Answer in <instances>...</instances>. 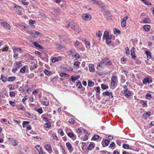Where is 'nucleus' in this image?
Instances as JSON below:
<instances>
[{"mask_svg": "<svg viewBox=\"0 0 154 154\" xmlns=\"http://www.w3.org/2000/svg\"><path fill=\"white\" fill-rule=\"evenodd\" d=\"M105 59L102 60L98 64L97 69L99 70H101L105 67L106 65V61Z\"/></svg>", "mask_w": 154, "mask_h": 154, "instance_id": "1", "label": "nucleus"}, {"mask_svg": "<svg viewBox=\"0 0 154 154\" xmlns=\"http://www.w3.org/2000/svg\"><path fill=\"white\" fill-rule=\"evenodd\" d=\"M0 24L7 29L10 30L11 29V27L9 24L2 20H0Z\"/></svg>", "mask_w": 154, "mask_h": 154, "instance_id": "2", "label": "nucleus"}, {"mask_svg": "<svg viewBox=\"0 0 154 154\" xmlns=\"http://www.w3.org/2000/svg\"><path fill=\"white\" fill-rule=\"evenodd\" d=\"M117 81V77L116 76H113L111 78V85L114 86Z\"/></svg>", "mask_w": 154, "mask_h": 154, "instance_id": "3", "label": "nucleus"}, {"mask_svg": "<svg viewBox=\"0 0 154 154\" xmlns=\"http://www.w3.org/2000/svg\"><path fill=\"white\" fill-rule=\"evenodd\" d=\"M83 19L85 21L90 20L91 18V16L89 14H84L82 16Z\"/></svg>", "mask_w": 154, "mask_h": 154, "instance_id": "4", "label": "nucleus"}, {"mask_svg": "<svg viewBox=\"0 0 154 154\" xmlns=\"http://www.w3.org/2000/svg\"><path fill=\"white\" fill-rule=\"evenodd\" d=\"M67 25L66 26V28H68L70 26L71 28L72 29L73 28L74 25L76 24L72 20H70V21L67 22Z\"/></svg>", "mask_w": 154, "mask_h": 154, "instance_id": "5", "label": "nucleus"}, {"mask_svg": "<svg viewBox=\"0 0 154 154\" xmlns=\"http://www.w3.org/2000/svg\"><path fill=\"white\" fill-rule=\"evenodd\" d=\"M14 10L18 14L20 15L22 11V8L19 6H15Z\"/></svg>", "mask_w": 154, "mask_h": 154, "instance_id": "6", "label": "nucleus"}, {"mask_svg": "<svg viewBox=\"0 0 154 154\" xmlns=\"http://www.w3.org/2000/svg\"><path fill=\"white\" fill-rule=\"evenodd\" d=\"M152 80L149 78H145L143 81V84H146L147 83L149 84L152 83Z\"/></svg>", "mask_w": 154, "mask_h": 154, "instance_id": "7", "label": "nucleus"}, {"mask_svg": "<svg viewBox=\"0 0 154 154\" xmlns=\"http://www.w3.org/2000/svg\"><path fill=\"white\" fill-rule=\"evenodd\" d=\"M45 149L50 153H51L53 152V151L52 149L51 146L48 144H46L45 145Z\"/></svg>", "mask_w": 154, "mask_h": 154, "instance_id": "8", "label": "nucleus"}, {"mask_svg": "<svg viewBox=\"0 0 154 154\" xmlns=\"http://www.w3.org/2000/svg\"><path fill=\"white\" fill-rule=\"evenodd\" d=\"M22 64L20 61H17L15 62L14 64V67L17 68L18 69L20 67L22 66Z\"/></svg>", "mask_w": 154, "mask_h": 154, "instance_id": "9", "label": "nucleus"}, {"mask_svg": "<svg viewBox=\"0 0 154 154\" xmlns=\"http://www.w3.org/2000/svg\"><path fill=\"white\" fill-rule=\"evenodd\" d=\"M125 96L127 98H128L131 96V91L129 90H128L124 91Z\"/></svg>", "mask_w": 154, "mask_h": 154, "instance_id": "10", "label": "nucleus"}, {"mask_svg": "<svg viewBox=\"0 0 154 154\" xmlns=\"http://www.w3.org/2000/svg\"><path fill=\"white\" fill-rule=\"evenodd\" d=\"M131 55L132 59L135 60L136 59V57L135 56L134 52V48L132 47L131 50Z\"/></svg>", "mask_w": 154, "mask_h": 154, "instance_id": "11", "label": "nucleus"}, {"mask_svg": "<svg viewBox=\"0 0 154 154\" xmlns=\"http://www.w3.org/2000/svg\"><path fill=\"white\" fill-rule=\"evenodd\" d=\"M151 113L150 112H148L144 113L143 114V118L145 119H146L150 115Z\"/></svg>", "mask_w": 154, "mask_h": 154, "instance_id": "12", "label": "nucleus"}, {"mask_svg": "<svg viewBox=\"0 0 154 154\" xmlns=\"http://www.w3.org/2000/svg\"><path fill=\"white\" fill-rule=\"evenodd\" d=\"M61 57L60 56L53 57L52 59V62L53 63H54L57 61L61 60Z\"/></svg>", "mask_w": 154, "mask_h": 154, "instance_id": "13", "label": "nucleus"}, {"mask_svg": "<svg viewBox=\"0 0 154 154\" xmlns=\"http://www.w3.org/2000/svg\"><path fill=\"white\" fill-rule=\"evenodd\" d=\"M16 106L18 110H21L24 111L25 109V107L22 104L19 105H17Z\"/></svg>", "mask_w": 154, "mask_h": 154, "instance_id": "14", "label": "nucleus"}, {"mask_svg": "<svg viewBox=\"0 0 154 154\" xmlns=\"http://www.w3.org/2000/svg\"><path fill=\"white\" fill-rule=\"evenodd\" d=\"M27 114H28V117L29 118L33 119L34 120H36V117L35 115L30 113H28Z\"/></svg>", "mask_w": 154, "mask_h": 154, "instance_id": "15", "label": "nucleus"}, {"mask_svg": "<svg viewBox=\"0 0 154 154\" xmlns=\"http://www.w3.org/2000/svg\"><path fill=\"white\" fill-rule=\"evenodd\" d=\"M72 29H74L75 31L76 32L78 33L80 32V30L76 24L74 25L73 28Z\"/></svg>", "mask_w": 154, "mask_h": 154, "instance_id": "16", "label": "nucleus"}, {"mask_svg": "<svg viewBox=\"0 0 154 154\" xmlns=\"http://www.w3.org/2000/svg\"><path fill=\"white\" fill-rule=\"evenodd\" d=\"M10 141L11 144L14 146H16L18 144V142L17 141L14 139H11Z\"/></svg>", "mask_w": 154, "mask_h": 154, "instance_id": "17", "label": "nucleus"}, {"mask_svg": "<svg viewBox=\"0 0 154 154\" xmlns=\"http://www.w3.org/2000/svg\"><path fill=\"white\" fill-rule=\"evenodd\" d=\"M89 70L90 71L94 72L95 71V69L94 68V66L92 64H90L89 65Z\"/></svg>", "mask_w": 154, "mask_h": 154, "instance_id": "18", "label": "nucleus"}, {"mask_svg": "<svg viewBox=\"0 0 154 154\" xmlns=\"http://www.w3.org/2000/svg\"><path fill=\"white\" fill-rule=\"evenodd\" d=\"M79 78V77H78L77 76H72L70 79V81H72L73 82H75V81L78 79Z\"/></svg>", "mask_w": 154, "mask_h": 154, "instance_id": "19", "label": "nucleus"}, {"mask_svg": "<svg viewBox=\"0 0 154 154\" xmlns=\"http://www.w3.org/2000/svg\"><path fill=\"white\" fill-rule=\"evenodd\" d=\"M146 54L147 57L149 59L151 58L152 56L151 52L148 51H146L145 52Z\"/></svg>", "mask_w": 154, "mask_h": 154, "instance_id": "20", "label": "nucleus"}, {"mask_svg": "<svg viewBox=\"0 0 154 154\" xmlns=\"http://www.w3.org/2000/svg\"><path fill=\"white\" fill-rule=\"evenodd\" d=\"M6 78H7L5 75H2L0 79H1L3 82L5 83L7 82V80H6Z\"/></svg>", "mask_w": 154, "mask_h": 154, "instance_id": "21", "label": "nucleus"}, {"mask_svg": "<svg viewBox=\"0 0 154 154\" xmlns=\"http://www.w3.org/2000/svg\"><path fill=\"white\" fill-rule=\"evenodd\" d=\"M60 76L62 77H69V75L64 72H61L60 74Z\"/></svg>", "mask_w": 154, "mask_h": 154, "instance_id": "22", "label": "nucleus"}, {"mask_svg": "<svg viewBox=\"0 0 154 154\" xmlns=\"http://www.w3.org/2000/svg\"><path fill=\"white\" fill-rule=\"evenodd\" d=\"M76 83H77L76 86L79 88L81 89L82 88V85L80 81L78 80L77 82H76Z\"/></svg>", "mask_w": 154, "mask_h": 154, "instance_id": "23", "label": "nucleus"}, {"mask_svg": "<svg viewBox=\"0 0 154 154\" xmlns=\"http://www.w3.org/2000/svg\"><path fill=\"white\" fill-rule=\"evenodd\" d=\"M80 63L79 61L75 62L74 64V66L75 67V68L78 69L79 68V65Z\"/></svg>", "mask_w": 154, "mask_h": 154, "instance_id": "24", "label": "nucleus"}, {"mask_svg": "<svg viewBox=\"0 0 154 154\" xmlns=\"http://www.w3.org/2000/svg\"><path fill=\"white\" fill-rule=\"evenodd\" d=\"M35 148L37 150V151L39 152H40L42 151H43V149L42 147L39 145H37L35 146Z\"/></svg>", "mask_w": 154, "mask_h": 154, "instance_id": "25", "label": "nucleus"}, {"mask_svg": "<svg viewBox=\"0 0 154 154\" xmlns=\"http://www.w3.org/2000/svg\"><path fill=\"white\" fill-rule=\"evenodd\" d=\"M33 45L36 47H38L40 49H42L43 48L42 47L38 44L36 42H34L33 43Z\"/></svg>", "mask_w": 154, "mask_h": 154, "instance_id": "26", "label": "nucleus"}, {"mask_svg": "<svg viewBox=\"0 0 154 154\" xmlns=\"http://www.w3.org/2000/svg\"><path fill=\"white\" fill-rule=\"evenodd\" d=\"M16 79L15 76L10 77L8 78L7 81L8 82H12L14 80Z\"/></svg>", "mask_w": 154, "mask_h": 154, "instance_id": "27", "label": "nucleus"}, {"mask_svg": "<svg viewBox=\"0 0 154 154\" xmlns=\"http://www.w3.org/2000/svg\"><path fill=\"white\" fill-rule=\"evenodd\" d=\"M66 147L69 150H70L72 148V145L69 142H67L66 143Z\"/></svg>", "mask_w": 154, "mask_h": 154, "instance_id": "28", "label": "nucleus"}, {"mask_svg": "<svg viewBox=\"0 0 154 154\" xmlns=\"http://www.w3.org/2000/svg\"><path fill=\"white\" fill-rule=\"evenodd\" d=\"M85 43L87 48H90V42L89 41L85 40Z\"/></svg>", "mask_w": 154, "mask_h": 154, "instance_id": "29", "label": "nucleus"}, {"mask_svg": "<svg viewBox=\"0 0 154 154\" xmlns=\"http://www.w3.org/2000/svg\"><path fill=\"white\" fill-rule=\"evenodd\" d=\"M143 29L146 31H149L150 29V26L149 25H145L143 26Z\"/></svg>", "mask_w": 154, "mask_h": 154, "instance_id": "30", "label": "nucleus"}, {"mask_svg": "<svg viewBox=\"0 0 154 154\" xmlns=\"http://www.w3.org/2000/svg\"><path fill=\"white\" fill-rule=\"evenodd\" d=\"M109 34H108V32L107 31H105L104 32V34H103V38L104 39H106L108 38L109 37Z\"/></svg>", "mask_w": 154, "mask_h": 154, "instance_id": "31", "label": "nucleus"}, {"mask_svg": "<svg viewBox=\"0 0 154 154\" xmlns=\"http://www.w3.org/2000/svg\"><path fill=\"white\" fill-rule=\"evenodd\" d=\"M111 94V92L110 91H105V92H103L102 93V94L103 95H105V96H109L110 94Z\"/></svg>", "mask_w": 154, "mask_h": 154, "instance_id": "32", "label": "nucleus"}, {"mask_svg": "<svg viewBox=\"0 0 154 154\" xmlns=\"http://www.w3.org/2000/svg\"><path fill=\"white\" fill-rule=\"evenodd\" d=\"M105 59L106 60V65L108 64L109 65H111L112 64V62L111 61L109 60L108 58H106Z\"/></svg>", "mask_w": 154, "mask_h": 154, "instance_id": "33", "label": "nucleus"}, {"mask_svg": "<svg viewBox=\"0 0 154 154\" xmlns=\"http://www.w3.org/2000/svg\"><path fill=\"white\" fill-rule=\"evenodd\" d=\"M69 52L70 53V55L71 56L74 54H75L76 53V52L74 50L70 49L69 50Z\"/></svg>", "mask_w": 154, "mask_h": 154, "instance_id": "34", "label": "nucleus"}, {"mask_svg": "<svg viewBox=\"0 0 154 154\" xmlns=\"http://www.w3.org/2000/svg\"><path fill=\"white\" fill-rule=\"evenodd\" d=\"M30 122L29 121H23V128H25V127H26L27 125H28V124H29Z\"/></svg>", "mask_w": 154, "mask_h": 154, "instance_id": "35", "label": "nucleus"}, {"mask_svg": "<svg viewBox=\"0 0 154 154\" xmlns=\"http://www.w3.org/2000/svg\"><path fill=\"white\" fill-rule=\"evenodd\" d=\"M38 66L37 64H35L34 65H31L30 69L31 70H33L36 69Z\"/></svg>", "mask_w": 154, "mask_h": 154, "instance_id": "36", "label": "nucleus"}, {"mask_svg": "<svg viewBox=\"0 0 154 154\" xmlns=\"http://www.w3.org/2000/svg\"><path fill=\"white\" fill-rule=\"evenodd\" d=\"M101 88L103 90H106L108 89L109 87L108 86L104 84H102L101 85Z\"/></svg>", "mask_w": 154, "mask_h": 154, "instance_id": "37", "label": "nucleus"}, {"mask_svg": "<svg viewBox=\"0 0 154 154\" xmlns=\"http://www.w3.org/2000/svg\"><path fill=\"white\" fill-rule=\"evenodd\" d=\"M72 57H73L76 59H78L80 57V56L79 53H78L77 52H76V53L75 54H74L73 55H72Z\"/></svg>", "mask_w": 154, "mask_h": 154, "instance_id": "38", "label": "nucleus"}, {"mask_svg": "<svg viewBox=\"0 0 154 154\" xmlns=\"http://www.w3.org/2000/svg\"><path fill=\"white\" fill-rule=\"evenodd\" d=\"M26 69V67L25 66H24L22 67L20 70V72L21 73H24L25 72V70Z\"/></svg>", "mask_w": 154, "mask_h": 154, "instance_id": "39", "label": "nucleus"}, {"mask_svg": "<svg viewBox=\"0 0 154 154\" xmlns=\"http://www.w3.org/2000/svg\"><path fill=\"white\" fill-rule=\"evenodd\" d=\"M74 45L75 47L78 46L79 44L80 43L79 41L77 40H76L73 41Z\"/></svg>", "mask_w": 154, "mask_h": 154, "instance_id": "40", "label": "nucleus"}, {"mask_svg": "<svg viewBox=\"0 0 154 154\" xmlns=\"http://www.w3.org/2000/svg\"><path fill=\"white\" fill-rule=\"evenodd\" d=\"M94 148V145L92 144H90L88 147V149L89 150H92Z\"/></svg>", "mask_w": 154, "mask_h": 154, "instance_id": "41", "label": "nucleus"}, {"mask_svg": "<svg viewBox=\"0 0 154 154\" xmlns=\"http://www.w3.org/2000/svg\"><path fill=\"white\" fill-rule=\"evenodd\" d=\"M122 147L125 149H129V145L126 144H124L122 145Z\"/></svg>", "mask_w": 154, "mask_h": 154, "instance_id": "42", "label": "nucleus"}, {"mask_svg": "<svg viewBox=\"0 0 154 154\" xmlns=\"http://www.w3.org/2000/svg\"><path fill=\"white\" fill-rule=\"evenodd\" d=\"M94 82L92 81H90V80L88 81V85L89 86H93L94 85Z\"/></svg>", "mask_w": 154, "mask_h": 154, "instance_id": "43", "label": "nucleus"}, {"mask_svg": "<svg viewBox=\"0 0 154 154\" xmlns=\"http://www.w3.org/2000/svg\"><path fill=\"white\" fill-rule=\"evenodd\" d=\"M125 54L126 55H128L129 54L130 52L129 49V48L128 47H127L125 48Z\"/></svg>", "mask_w": 154, "mask_h": 154, "instance_id": "44", "label": "nucleus"}, {"mask_svg": "<svg viewBox=\"0 0 154 154\" xmlns=\"http://www.w3.org/2000/svg\"><path fill=\"white\" fill-rule=\"evenodd\" d=\"M10 96L11 97H15L16 95L15 93L13 91H11L9 92Z\"/></svg>", "mask_w": 154, "mask_h": 154, "instance_id": "45", "label": "nucleus"}, {"mask_svg": "<svg viewBox=\"0 0 154 154\" xmlns=\"http://www.w3.org/2000/svg\"><path fill=\"white\" fill-rule=\"evenodd\" d=\"M152 97L151 95L149 94H147L146 95V98L148 100L149 99Z\"/></svg>", "mask_w": 154, "mask_h": 154, "instance_id": "46", "label": "nucleus"}, {"mask_svg": "<svg viewBox=\"0 0 154 154\" xmlns=\"http://www.w3.org/2000/svg\"><path fill=\"white\" fill-rule=\"evenodd\" d=\"M45 127L47 128H49L51 126V125L49 122H47L45 124Z\"/></svg>", "mask_w": 154, "mask_h": 154, "instance_id": "47", "label": "nucleus"}, {"mask_svg": "<svg viewBox=\"0 0 154 154\" xmlns=\"http://www.w3.org/2000/svg\"><path fill=\"white\" fill-rule=\"evenodd\" d=\"M75 122V121L72 119H69L68 121L71 124H74Z\"/></svg>", "mask_w": 154, "mask_h": 154, "instance_id": "48", "label": "nucleus"}, {"mask_svg": "<svg viewBox=\"0 0 154 154\" xmlns=\"http://www.w3.org/2000/svg\"><path fill=\"white\" fill-rule=\"evenodd\" d=\"M21 49L20 48L15 47L13 50V52L14 53H15L16 51H17L18 50L21 51Z\"/></svg>", "mask_w": 154, "mask_h": 154, "instance_id": "49", "label": "nucleus"}, {"mask_svg": "<svg viewBox=\"0 0 154 154\" xmlns=\"http://www.w3.org/2000/svg\"><path fill=\"white\" fill-rule=\"evenodd\" d=\"M58 133L60 134L62 136H63L64 135V133L63 130L61 129H59L58 131Z\"/></svg>", "mask_w": 154, "mask_h": 154, "instance_id": "50", "label": "nucleus"}, {"mask_svg": "<svg viewBox=\"0 0 154 154\" xmlns=\"http://www.w3.org/2000/svg\"><path fill=\"white\" fill-rule=\"evenodd\" d=\"M29 24L31 26H32L35 23V21L33 20H29Z\"/></svg>", "mask_w": 154, "mask_h": 154, "instance_id": "51", "label": "nucleus"}, {"mask_svg": "<svg viewBox=\"0 0 154 154\" xmlns=\"http://www.w3.org/2000/svg\"><path fill=\"white\" fill-rule=\"evenodd\" d=\"M41 102L42 104L44 105L45 106H47L48 104V102H46L45 101H41Z\"/></svg>", "mask_w": 154, "mask_h": 154, "instance_id": "52", "label": "nucleus"}, {"mask_svg": "<svg viewBox=\"0 0 154 154\" xmlns=\"http://www.w3.org/2000/svg\"><path fill=\"white\" fill-rule=\"evenodd\" d=\"M61 44L58 43L56 45V47L57 48L58 50H60L62 47Z\"/></svg>", "mask_w": 154, "mask_h": 154, "instance_id": "53", "label": "nucleus"}, {"mask_svg": "<svg viewBox=\"0 0 154 154\" xmlns=\"http://www.w3.org/2000/svg\"><path fill=\"white\" fill-rule=\"evenodd\" d=\"M29 34L31 35H35V30H31L28 32Z\"/></svg>", "mask_w": 154, "mask_h": 154, "instance_id": "54", "label": "nucleus"}, {"mask_svg": "<svg viewBox=\"0 0 154 154\" xmlns=\"http://www.w3.org/2000/svg\"><path fill=\"white\" fill-rule=\"evenodd\" d=\"M83 130V128H80L78 129L77 130V132L79 133H80L82 132Z\"/></svg>", "mask_w": 154, "mask_h": 154, "instance_id": "55", "label": "nucleus"}, {"mask_svg": "<svg viewBox=\"0 0 154 154\" xmlns=\"http://www.w3.org/2000/svg\"><path fill=\"white\" fill-rule=\"evenodd\" d=\"M141 102L142 103H141V104L143 105V106H147V104L146 101L142 100L141 101Z\"/></svg>", "mask_w": 154, "mask_h": 154, "instance_id": "56", "label": "nucleus"}, {"mask_svg": "<svg viewBox=\"0 0 154 154\" xmlns=\"http://www.w3.org/2000/svg\"><path fill=\"white\" fill-rule=\"evenodd\" d=\"M99 136L98 135H94L92 138V139L94 140H96L98 139L99 138Z\"/></svg>", "mask_w": 154, "mask_h": 154, "instance_id": "57", "label": "nucleus"}, {"mask_svg": "<svg viewBox=\"0 0 154 154\" xmlns=\"http://www.w3.org/2000/svg\"><path fill=\"white\" fill-rule=\"evenodd\" d=\"M105 39H106V43L107 44H109L111 43V41L110 39V38H107Z\"/></svg>", "mask_w": 154, "mask_h": 154, "instance_id": "58", "label": "nucleus"}, {"mask_svg": "<svg viewBox=\"0 0 154 154\" xmlns=\"http://www.w3.org/2000/svg\"><path fill=\"white\" fill-rule=\"evenodd\" d=\"M110 141L106 139L105 140V143L106 146H108L109 144Z\"/></svg>", "mask_w": 154, "mask_h": 154, "instance_id": "59", "label": "nucleus"}, {"mask_svg": "<svg viewBox=\"0 0 154 154\" xmlns=\"http://www.w3.org/2000/svg\"><path fill=\"white\" fill-rule=\"evenodd\" d=\"M121 24L122 26V27H125L126 26V23L125 22H124L122 20L121 22Z\"/></svg>", "mask_w": 154, "mask_h": 154, "instance_id": "60", "label": "nucleus"}, {"mask_svg": "<svg viewBox=\"0 0 154 154\" xmlns=\"http://www.w3.org/2000/svg\"><path fill=\"white\" fill-rule=\"evenodd\" d=\"M96 35L98 37H100L101 36L102 33L100 31H99L98 32L96 33Z\"/></svg>", "mask_w": 154, "mask_h": 154, "instance_id": "61", "label": "nucleus"}, {"mask_svg": "<svg viewBox=\"0 0 154 154\" xmlns=\"http://www.w3.org/2000/svg\"><path fill=\"white\" fill-rule=\"evenodd\" d=\"M53 138L56 141L58 140V138L57 137V136L55 134H53L52 135Z\"/></svg>", "mask_w": 154, "mask_h": 154, "instance_id": "62", "label": "nucleus"}, {"mask_svg": "<svg viewBox=\"0 0 154 154\" xmlns=\"http://www.w3.org/2000/svg\"><path fill=\"white\" fill-rule=\"evenodd\" d=\"M44 72L45 74L47 75H48L50 74V72L47 69H45V70Z\"/></svg>", "mask_w": 154, "mask_h": 154, "instance_id": "63", "label": "nucleus"}, {"mask_svg": "<svg viewBox=\"0 0 154 154\" xmlns=\"http://www.w3.org/2000/svg\"><path fill=\"white\" fill-rule=\"evenodd\" d=\"M9 104L12 106L13 107H14L15 106V103L14 102L12 101H9Z\"/></svg>", "mask_w": 154, "mask_h": 154, "instance_id": "64", "label": "nucleus"}]
</instances>
